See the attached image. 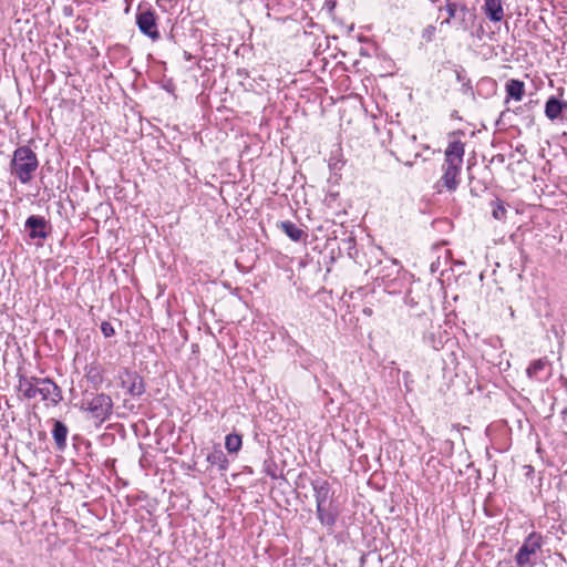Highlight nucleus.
<instances>
[{
  "mask_svg": "<svg viewBox=\"0 0 567 567\" xmlns=\"http://www.w3.org/2000/svg\"><path fill=\"white\" fill-rule=\"evenodd\" d=\"M464 152V144L461 141L451 142L445 150L443 176L440 183H442L449 192H454L458 186V176L463 165Z\"/></svg>",
  "mask_w": 567,
  "mask_h": 567,
  "instance_id": "7ed1b4c3",
  "label": "nucleus"
},
{
  "mask_svg": "<svg viewBox=\"0 0 567 567\" xmlns=\"http://www.w3.org/2000/svg\"><path fill=\"white\" fill-rule=\"evenodd\" d=\"M39 161L37 154L29 146L18 147L12 155L10 173L21 184H29L38 169Z\"/></svg>",
  "mask_w": 567,
  "mask_h": 567,
  "instance_id": "20e7f679",
  "label": "nucleus"
},
{
  "mask_svg": "<svg viewBox=\"0 0 567 567\" xmlns=\"http://www.w3.org/2000/svg\"><path fill=\"white\" fill-rule=\"evenodd\" d=\"M484 13L493 22H499L504 18L501 0H484Z\"/></svg>",
  "mask_w": 567,
  "mask_h": 567,
  "instance_id": "9d476101",
  "label": "nucleus"
},
{
  "mask_svg": "<svg viewBox=\"0 0 567 567\" xmlns=\"http://www.w3.org/2000/svg\"><path fill=\"white\" fill-rule=\"evenodd\" d=\"M25 228L29 229V236L34 238L45 239L48 237L47 221L41 216L32 215L25 220Z\"/></svg>",
  "mask_w": 567,
  "mask_h": 567,
  "instance_id": "1a4fd4ad",
  "label": "nucleus"
},
{
  "mask_svg": "<svg viewBox=\"0 0 567 567\" xmlns=\"http://www.w3.org/2000/svg\"><path fill=\"white\" fill-rule=\"evenodd\" d=\"M68 433L69 430L64 423L61 421H54L52 435L59 450H63L65 447Z\"/></svg>",
  "mask_w": 567,
  "mask_h": 567,
  "instance_id": "f8f14e48",
  "label": "nucleus"
},
{
  "mask_svg": "<svg viewBox=\"0 0 567 567\" xmlns=\"http://www.w3.org/2000/svg\"><path fill=\"white\" fill-rule=\"evenodd\" d=\"M493 209L492 215L497 220L505 219L506 216V208L504 207L503 203L499 200H495L492 203Z\"/></svg>",
  "mask_w": 567,
  "mask_h": 567,
  "instance_id": "a211bd4d",
  "label": "nucleus"
},
{
  "mask_svg": "<svg viewBox=\"0 0 567 567\" xmlns=\"http://www.w3.org/2000/svg\"><path fill=\"white\" fill-rule=\"evenodd\" d=\"M207 462L212 465H216L220 471H226L228 467V461L221 450H215L207 455Z\"/></svg>",
  "mask_w": 567,
  "mask_h": 567,
  "instance_id": "dca6fc26",
  "label": "nucleus"
},
{
  "mask_svg": "<svg viewBox=\"0 0 567 567\" xmlns=\"http://www.w3.org/2000/svg\"><path fill=\"white\" fill-rule=\"evenodd\" d=\"M507 96L520 101L524 95V83L518 80H509L506 83Z\"/></svg>",
  "mask_w": 567,
  "mask_h": 567,
  "instance_id": "4468645a",
  "label": "nucleus"
},
{
  "mask_svg": "<svg viewBox=\"0 0 567 567\" xmlns=\"http://www.w3.org/2000/svg\"><path fill=\"white\" fill-rule=\"evenodd\" d=\"M243 445L241 436L238 434H228L225 439V447L228 453H237Z\"/></svg>",
  "mask_w": 567,
  "mask_h": 567,
  "instance_id": "f3484780",
  "label": "nucleus"
},
{
  "mask_svg": "<svg viewBox=\"0 0 567 567\" xmlns=\"http://www.w3.org/2000/svg\"><path fill=\"white\" fill-rule=\"evenodd\" d=\"M548 365L547 359H538L533 361L526 369V374L530 380H542L540 372Z\"/></svg>",
  "mask_w": 567,
  "mask_h": 567,
  "instance_id": "ddd939ff",
  "label": "nucleus"
},
{
  "mask_svg": "<svg viewBox=\"0 0 567 567\" xmlns=\"http://www.w3.org/2000/svg\"><path fill=\"white\" fill-rule=\"evenodd\" d=\"M117 378L120 385L126 389L132 396H140L145 392L143 379L136 372L122 369Z\"/></svg>",
  "mask_w": 567,
  "mask_h": 567,
  "instance_id": "0eeeda50",
  "label": "nucleus"
},
{
  "mask_svg": "<svg viewBox=\"0 0 567 567\" xmlns=\"http://www.w3.org/2000/svg\"><path fill=\"white\" fill-rule=\"evenodd\" d=\"M81 409L89 413L96 423L101 424L111 416L113 400L105 393H99L91 398H85L81 403Z\"/></svg>",
  "mask_w": 567,
  "mask_h": 567,
  "instance_id": "39448f33",
  "label": "nucleus"
},
{
  "mask_svg": "<svg viewBox=\"0 0 567 567\" xmlns=\"http://www.w3.org/2000/svg\"><path fill=\"white\" fill-rule=\"evenodd\" d=\"M96 369L95 368H91L90 371H89V375L92 380H95V379H100V375H99V372H96L95 374H93V372L95 371Z\"/></svg>",
  "mask_w": 567,
  "mask_h": 567,
  "instance_id": "4be33fe9",
  "label": "nucleus"
},
{
  "mask_svg": "<svg viewBox=\"0 0 567 567\" xmlns=\"http://www.w3.org/2000/svg\"><path fill=\"white\" fill-rule=\"evenodd\" d=\"M435 32H436V29L434 25H427L422 31V39L425 40L426 42H431L435 35Z\"/></svg>",
  "mask_w": 567,
  "mask_h": 567,
  "instance_id": "6ab92c4d",
  "label": "nucleus"
},
{
  "mask_svg": "<svg viewBox=\"0 0 567 567\" xmlns=\"http://www.w3.org/2000/svg\"><path fill=\"white\" fill-rule=\"evenodd\" d=\"M18 389L27 399L40 396L42 401H48L53 405L62 400L60 388L48 378L20 377Z\"/></svg>",
  "mask_w": 567,
  "mask_h": 567,
  "instance_id": "f03ea898",
  "label": "nucleus"
},
{
  "mask_svg": "<svg viewBox=\"0 0 567 567\" xmlns=\"http://www.w3.org/2000/svg\"><path fill=\"white\" fill-rule=\"evenodd\" d=\"M312 488L318 519L324 526H334L340 511L336 504L334 492L331 489L330 484L324 480H316L312 482Z\"/></svg>",
  "mask_w": 567,
  "mask_h": 567,
  "instance_id": "f257e3e1",
  "label": "nucleus"
},
{
  "mask_svg": "<svg viewBox=\"0 0 567 567\" xmlns=\"http://www.w3.org/2000/svg\"><path fill=\"white\" fill-rule=\"evenodd\" d=\"M101 331L105 338H110L115 333L113 326L107 321L102 322Z\"/></svg>",
  "mask_w": 567,
  "mask_h": 567,
  "instance_id": "aec40b11",
  "label": "nucleus"
},
{
  "mask_svg": "<svg viewBox=\"0 0 567 567\" xmlns=\"http://www.w3.org/2000/svg\"><path fill=\"white\" fill-rule=\"evenodd\" d=\"M544 545V538L538 533H530L515 555L518 567H534Z\"/></svg>",
  "mask_w": 567,
  "mask_h": 567,
  "instance_id": "423d86ee",
  "label": "nucleus"
},
{
  "mask_svg": "<svg viewBox=\"0 0 567 567\" xmlns=\"http://www.w3.org/2000/svg\"><path fill=\"white\" fill-rule=\"evenodd\" d=\"M563 421L567 423V408L563 410L561 412Z\"/></svg>",
  "mask_w": 567,
  "mask_h": 567,
  "instance_id": "5701e85b",
  "label": "nucleus"
},
{
  "mask_svg": "<svg viewBox=\"0 0 567 567\" xmlns=\"http://www.w3.org/2000/svg\"><path fill=\"white\" fill-rule=\"evenodd\" d=\"M136 23L142 33L150 37L153 40L159 38V32L156 25L155 13L151 10L141 11L136 16Z\"/></svg>",
  "mask_w": 567,
  "mask_h": 567,
  "instance_id": "6e6552de",
  "label": "nucleus"
},
{
  "mask_svg": "<svg viewBox=\"0 0 567 567\" xmlns=\"http://www.w3.org/2000/svg\"><path fill=\"white\" fill-rule=\"evenodd\" d=\"M566 107V102H561L558 99L551 96L547 100L545 104V115L550 121L557 120Z\"/></svg>",
  "mask_w": 567,
  "mask_h": 567,
  "instance_id": "9b49d317",
  "label": "nucleus"
},
{
  "mask_svg": "<svg viewBox=\"0 0 567 567\" xmlns=\"http://www.w3.org/2000/svg\"><path fill=\"white\" fill-rule=\"evenodd\" d=\"M430 1L433 2V3H436L439 0H430Z\"/></svg>",
  "mask_w": 567,
  "mask_h": 567,
  "instance_id": "a878e982",
  "label": "nucleus"
},
{
  "mask_svg": "<svg viewBox=\"0 0 567 567\" xmlns=\"http://www.w3.org/2000/svg\"><path fill=\"white\" fill-rule=\"evenodd\" d=\"M451 19H452V18L447 17V19L443 20L441 24H442V25H444V24H450V23H451Z\"/></svg>",
  "mask_w": 567,
  "mask_h": 567,
  "instance_id": "b1692460",
  "label": "nucleus"
},
{
  "mask_svg": "<svg viewBox=\"0 0 567 567\" xmlns=\"http://www.w3.org/2000/svg\"><path fill=\"white\" fill-rule=\"evenodd\" d=\"M280 228L293 241H299L305 236V231L291 221H282Z\"/></svg>",
  "mask_w": 567,
  "mask_h": 567,
  "instance_id": "2eb2a0df",
  "label": "nucleus"
},
{
  "mask_svg": "<svg viewBox=\"0 0 567 567\" xmlns=\"http://www.w3.org/2000/svg\"><path fill=\"white\" fill-rule=\"evenodd\" d=\"M461 11L465 14V13L467 12L466 7H464V6H463V7H461Z\"/></svg>",
  "mask_w": 567,
  "mask_h": 567,
  "instance_id": "393cba45",
  "label": "nucleus"
},
{
  "mask_svg": "<svg viewBox=\"0 0 567 567\" xmlns=\"http://www.w3.org/2000/svg\"><path fill=\"white\" fill-rule=\"evenodd\" d=\"M446 12H447V16L450 18H455L456 16V10H457V4L454 3V2H447L446 7Z\"/></svg>",
  "mask_w": 567,
  "mask_h": 567,
  "instance_id": "412c9836",
  "label": "nucleus"
}]
</instances>
